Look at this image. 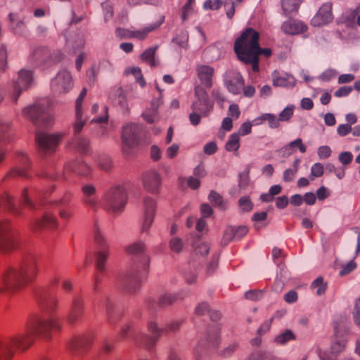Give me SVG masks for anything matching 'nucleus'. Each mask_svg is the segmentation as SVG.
I'll use <instances>...</instances> for the list:
<instances>
[{
  "instance_id": "nucleus-1",
  "label": "nucleus",
  "mask_w": 360,
  "mask_h": 360,
  "mask_svg": "<svg viewBox=\"0 0 360 360\" xmlns=\"http://www.w3.org/2000/svg\"><path fill=\"white\" fill-rule=\"evenodd\" d=\"M62 322L56 317L44 318L31 314L25 323V331L11 337H0V360H11L17 350L24 352L34 343L36 338L50 340L53 333L60 332Z\"/></svg>"
},
{
  "instance_id": "nucleus-2",
  "label": "nucleus",
  "mask_w": 360,
  "mask_h": 360,
  "mask_svg": "<svg viewBox=\"0 0 360 360\" xmlns=\"http://www.w3.org/2000/svg\"><path fill=\"white\" fill-rule=\"evenodd\" d=\"M36 256H25L20 264H10L0 272V295L16 293L32 283L39 274Z\"/></svg>"
},
{
  "instance_id": "nucleus-3",
  "label": "nucleus",
  "mask_w": 360,
  "mask_h": 360,
  "mask_svg": "<svg viewBox=\"0 0 360 360\" xmlns=\"http://www.w3.org/2000/svg\"><path fill=\"white\" fill-rule=\"evenodd\" d=\"M0 207L15 217L22 215L21 207L15 204V198L8 192L0 196ZM20 245L19 232L13 226L10 219H0V252L3 254H11L17 250Z\"/></svg>"
},
{
  "instance_id": "nucleus-4",
  "label": "nucleus",
  "mask_w": 360,
  "mask_h": 360,
  "mask_svg": "<svg viewBox=\"0 0 360 360\" xmlns=\"http://www.w3.org/2000/svg\"><path fill=\"white\" fill-rule=\"evenodd\" d=\"M32 82V72L30 70H21L18 73L17 80L0 89V103H15L22 92L28 89Z\"/></svg>"
},
{
  "instance_id": "nucleus-5",
  "label": "nucleus",
  "mask_w": 360,
  "mask_h": 360,
  "mask_svg": "<svg viewBox=\"0 0 360 360\" xmlns=\"http://www.w3.org/2000/svg\"><path fill=\"white\" fill-rule=\"evenodd\" d=\"M128 200L127 190L124 186L110 187L103 196V207L108 212L117 213L123 211Z\"/></svg>"
},
{
  "instance_id": "nucleus-6",
  "label": "nucleus",
  "mask_w": 360,
  "mask_h": 360,
  "mask_svg": "<svg viewBox=\"0 0 360 360\" xmlns=\"http://www.w3.org/2000/svg\"><path fill=\"white\" fill-rule=\"evenodd\" d=\"M94 241L98 248V250L96 253V268L97 273L95 276L94 286L95 289H96L98 283L101 280V275L105 272V262L109 255V249L105 238L97 227H96L94 231Z\"/></svg>"
},
{
  "instance_id": "nucleus-7",
  "label": "nucleus",
  "mask_w": 360,
  "mask_h": 360,
  "mask_svg": "<svg viewBox=\"0 0 360 360\" xmlns=\"http://www.w3.org/2000/svg\"><path fill=\"white\" fill-rule=\"evenodd\" d=\"M259 33L253 28H247L241 34L236 41H240L242 46L245 49L250 50L252 46H255L257 52V57L259 58V55H264L265 57L269 58L271 56L272 51L269 48H261L259 44Z\"/></svg>"
},
{
  "instance_id": "nucleus-8",
  "label": "nucleus",
  "mask_w": 360,
  "mask_h": 360,
  "mask_svg": "<svg viewBox=\"0 0 360 360\" xmlns=\"http://www.w3.org/2000/svg\"><path fill=\"white\" fill-rule=\"evenodd\" d=\"M94 338L93 332L73 336L68 342V349L74 355H83L91 349Z\"/></svg>"
},
{
  "instance_id": "nucleus-9",
  "label": "nucleus",
  "mask_w": 360,
  "mask_h": 360,
  "mask_svg": "<svg viewBox=\"0 0 360 360\" xmlns=\"http://www.w3.org/2000/svg\"><path fill=\"white\" fill-rule=\"evenodd\" d=\"M181 326V322L179 321H174L168 324L165 328H159L157 324L150 321L148 323V330L152 333V337H148L147 335H143L141 337V344L145 346L147 348L153 347L158 338L161 336L162 334L165 333H170L174 332L177 330Z\"/></svg>"
},
{
  "instance_id": "nucleus-10",
  "label": "nucleus",
  "mask_w": 360,
  "mask_h": 360,
  "mask_svg": "<svg viewBox=\"0 0 360 360\" xmlns=\"http://www.w3.org/2000/svg\"><path fill=\"white\" fill-rule=\"evenodd\" d=\"M63 136L62 134H50L38 131L36 133L35 139L40 152L52 153L55 152Z\"/></svg>"
},
{
  "instance_id": "nucleus-11",
  "label": "nucleus",
  "mask_w": 360,
  "mask_h": 360,
  "mask_svg": "<svg viewBox=\"0 0 360 360\" xmlns=\"http://www.w3.org/2000/svg\"><path fill=\"white\" fill-rule=\"evenodd\" d=\"M234 51L237 55L238 58L245 64L252 65V69L254 72L259 70V58L257 57V52L255 46H252L250 50L245 49L242 46L240 41H235Z\"/></svg>"
},
{
  "instance_id": "nucleus-12",
  "label": "nucleus",
  "mask_w": 360,
  "mask_h": 360,
  "mask_svg": "<svg viewBox=\"0 0 360 360\" xmlns=\"http://www.w3.org/2000/svg\"><path fill=\"white\" fill-rule=\"evenodd\" d=\"M18 161L23 166L22 168L13 167L1 179V183L4 184L12 179L18 176L27 177L28 169L30 168V160L28 156L22 151L15 153Z\"/></svg>"
},
{
  "instance_id": "nucleus-13",
  "label": "nucleus",
  "mask_w": 360,
  "mask_h": 360,
  "mask_svg": "<svg viewBox=\"0 0 360 360\" xmlns=\"http://www.w3.org/2000/svg\"><path fill=\"white\" fill-rule=\"evenodd\" d=\"M195 94L198 100L192 104V110L201 113L206 117L209 115L213 108V104L209 101L207 91L200 86L195 87Z\"/></svg>"
},
{
  "instance_id": "nucleus-14",
  "label": "nucleus",
  "mask_w": 360,
  "mask_h": 360,
  "mask_svg": "<svg viewBox=\"0 0 360 360\" xmlns=\"http://www.w3.org/2000/svg\"><path fill=\"white\" fill-rule=\"evenodd\" d=\"M24 116L36 125H46L49 115L46 109L41 105L34 104L23 109Z\"/></svg>"
},
{
  "instance_id": "nucleus-15",
  "label": "nucleus",
  "mask_w": 360,
  "mask_h": 360,
  "mask_svg": "<svg viewBox=\"0 0 360 360\" xmlns=\"http://www.w3.org/2000/svg\"><path fill=\"white\" fill-rule=\"evenodd\" d=\"M141 139V128L135 124H128L123 127L122 141L124 147L132 148L137 146Z\"/></svg>"
},
{
  "instance_id": "nucleus-16",
  "label": "nucleus",
  "mask_w": 360,
  "mask_h": 360,
  "mask_svg": "<svg viewBox=\"0 0 360 360\" xmlns=\"http://www.w3.org/2000/svg\"><path fill=\"white\" fill-rule=\"evenodd\" d=\"M72 86V76L68 70L60 71L51 82V89L55 94L68 91Z\"/></svg>"
},
{
  "instance_id": "nucleus-17",
  "label": "nucleus",
  "mask_w": 360,
  "mask_h": 360,
  "mask_svg": "<svg viewBox=\"0 0 360 360\" xmlns=\"http://www.w3.org/2000/svg\"><path fill=\"white\" fill-rule=\"evenodd\" d=\"M58 225L56 217L51 212H45L41 218L34 219L30 224L34 231L43 229L56 230Z\"/></svg>"
},
{
  "instance_id": "nucleus-18",
  "label": "nucleus",
  "mask_w": 360,
  "mask_h": 360,
  "mask_svg": "<svg viewBox=\"0 0 360 360\" xmlns=\"http://www.w3.org/2000/svg\"><path fill=\"white\" fill-rule=\"evenodd\" d=\"M84 311L83 298L79 295H75L67 316L68 323L74 325L79 322L84 316Z\"/></svg>"
},
{
  "instance_id": "nucleus-19",
  "label": "nucleus",
  "mask_w": 360,
  "mask_h": 360,
  "mask_svg": "<svg viewBox=\"0 0 360 360\" xmlns=\"http://www.w3.org/2000/svg\"><path fill=\"white\" fill-rule=\"evenodd\" d=\"M142 182L147 191L151 193H158L162 184V179L158 172L150 170L143 174Z\"/></svg>"
},
{
  "instance_id": "nucleus-20",
  "label": "nucleus",
  "mask_w": 360,
  "mask_h": 360,
  "mask_svg": "<svg viewBox=\"0 0 360 360\" xmlns=\"http://www.w3.org/2000/svg\"><path fill=\"white\" fill-rule=\"evenodd\" d=\"M248 231L249 229L246 226H229L224 231L221 243L223 246H226L233 240H240L248 233Z\"/></svg>"
},
{
  "instance_id": "nucleus-21",
  "label": "nucleus",
  "mask_w": 360,
  "mask_h": 360,
  "mask_svg": "<svg viewBox=\"0 0 360 360\" xmlns=\"http://www.w3.org/2000/svg\"><path fill=\"white\" fill-rule=\"evenodd\" d=\"M196 75L199 79L202 88L210 89L212 87L214 77V68L207 65L200 64L195 68Z\"/></svg>"
},
{
  "instance_id": "nucleus-22",
  "label": "nucleus",
  "mask_w": 360,
  "mask_h": 360,
  "mask_svg": "<svg viewBox=\"0 0 360 360\" xmlns=\"http://www.w3.org/2000/svg\"><path fill=\"white\" fill-rule=\"evenodd\" d=\"M38 304L42 311L51 315L58 309V300L55 295L44 290L39 295Z\"/></svg>"
},
{
  "instance_id": "nucleus-23",
  "label": "nucleus",
  "mask_w": 360,
  "mask_h": 360,
  "mask_svg": "<svg viewBox=\"0 0 360 360\" xmlns=\"http://www.w3.org/2000/svg\"><path fill=\"white\" fill-rule=\"evenodd\" d=\"M225 85L231 93L236 95L240 94L245 85V81L240 73L231 71L227 73Z\"/></svg>"
},
{
  "instance_id": "nucleus-24",
  "label": "nucleus",
  "mask_w": 360,
  "mask_h": 360,
  "mask_svg": "<svg viewBox=\"0 0 360 360\" xmlns=\"http://www.w3.org/2000/svg\"><path fill=\"white\" fill-rule=\"evenodd\" d=\"M333 19L332 13V4H323L319 8L316 15L312 18L311 24L316 27H320L330 22Z\"/></svg>"
},
{
  "instance_id": "nucleus-25",
  "label": "nucleus",
  "mask_w": 360,
  "mask_h": 360,
  "mask_svg": "<svg viewBox=\"0 0 360 360\" xmlns=\"http://www.w3.org/2000/svg\"><path fill=\"white\" fill-rule=\"evenodd\" d=\"M156 202L151 198H146L144 200V221L142 225V231H147L152 224Z\"/></svg>"
},
{
  "instance_id": "nucleus-26",
  "label": "nucleus",
  "mask_w": 360,
  "mask_h": 360,
  "mask_svg": "<svg viewBox=\"0 0 360 360\" xmlns=\"http://www.w3.org/2000/svg\"><path fill=\"white\" fill-rule=\"evenodd\" d=\"M120 285L122 288L129 292H135L140 287V280L137 275L129 274L120 278Z\"/></svg>"
},
{
  "instance_id": "nucleus-27",
  "label": "nucleus",
  "mask_w": 360,
  "mask_h": 360,
  "mask_svg": "<svg viewBox=\"0 0 360 360\" xmlns=\"http://www.w3.org/2000/svg\"><path fill=\"white\" fill-rule=\"evenodd\" d=\"M281 28L285 34L295 35L306 32L307 26L300 21L289 20L285 21Z\"/></svg>"
},
{
  "instance_id": "nucleus-28",
  "label": "nucleus",
  "mask_w": 360,
  "mask_h": 360,
  "mask_svg": "<svg viewBox=\"0 0 360 360\" xmlns=\"http://www.w3.org/2000/svg\"><path fill=\"white\" fill-rule=\"evenodd\" d=\"M82 191L83 193L82 203L89 207L96 208L98 204L96 188L92 185H85L82 186Z\"/></svg>"
},
{
  "instance_id": "nucleus-29",
  "label": "nucleus",
  "mask_w": 360,
  "mask_h": 360,
  "mask_svg": "<svg viewBox=\"0 0 360 360\" xmlns=\"http://www.w3.org/2000/svg\"><path fill=\"white\" fill-rule=\"evenodd\" d=\"M297 148L299 149L302 153H304L307 151V147L303 144L302 140L301 139H297L282 148L281 152L283 156H290L296 151Z\"/></svg>"
},
{
  "instance_id": "nucleus-30",
  "label": "nucleus",
  "mask_w": 360,
  "mask_h": 360,
  "mask_svg": "<svg viewBox=\"0 0 360 360\" xmlns=\"http://www.w3.org/2000/svg\"><path fill=\"white\" fill-rule=\"evenodd\" d=\"M160 25V23H153L147 25L140 30H132L131 39H135L139 41L145 40L150 32H153L158 29Z\"/></svg>"
},
{
  "instance_id": "nucleus-31",
  "label": "nucleus",
  "mask_w": 360,
  "mask_h": 360,
  "mask_svg": "<svg viewBox=\"0 0 360 360\" xmlns=\"http://www.w3.org/2000/svg\"><path fill=\"white\" fill-rule=\"evenodd\" d=\"M20 200L22 207H25L30 210H37L39 209V203L34 202L30 197V190L27 187L24 188L22 191Z\"/></svg>"
},
{
  "instance_id": "nucleus-32",
  "label": "nucleus",
  "mask_w": 360,
  "mask_h": 360,
  "mask_svg": "<svg viewBox=\"0 0 360 360\" xmlns=\"http://www.w3.org/2000/svg\"><path fill=\"white\" fill-rule=\"evenodd\" d=\"M301 0H282L281 7L285 16L296 13L299 9Z\"/></svg>"
},
{
  "instance_id": "nucleus-33",
  "label": "nucleus",
  "mask_w": 360,
  "mask_h": 360,
  "mask_svg": "<svg viewBox=\"0 0 360 360\" xmlns=\"http://www.w3.org/2000/svg\"><path fill=\"white\" fill-rule=\"evenodd\" d=\"M240 146V139L238 134H232L225 144V149L229 152H233L235 155H238V149Z\"/></svg>"
},
{
  "instance_id": "nucleus-34",
  "label": "nucleus",
  "mask_w": 360,
  "mask_h": 360,
  "mask_svg": "<svg viewBox=\"0 0 360 360\" xmlns=\"http://www.w3.org/2000/svg\"><path fill=\"white\" fill-rule=\"evenodd\" d=\"M210 201L221 210L228 209V202L224 200L223 197L214 191H212L209 195Z\"/></svg>"
},
{
  "instance_id": "nucleus-35",
  "label": "nucleus",
  "mask_w": 360,
  "mask_h": 360,
  "mask_svg": "<svg viewBox=\"0 0 360 360\" xmlns=\"http://www.w3.org/2000/svg\"><path fill=\"white\" fill-rule=\"evenodd\" d=\"M342 18L348 25L356 22L360 26V6H357L355 9L347 11Z\"/></svg>"
},
{
  "instance_id": "nucleus-36",
  "label": "nucleus",
  "mask_w": 360,
  "mask_h": 360,
  "mask_svg": "<svg viewBox=\"0 0 360 360\" xmlns=\"http://www.w3.org/2000/svg\"><path fill=\"white\" fill-rule=\"evenodd\" d=\"M72 147L82 153H86L89 150V142L86 138L79 136L75 137V141L72 143Z\"/></svg>"
},
{
  "instance_id": "nucleus-37",
  "label": "nucleus",
  "mask_w": 360,
  "mask_h": 360,
  "mask_svg": "<svg viewBox=\"0 0 360 360\" xmlns=\"http://www.w3.org/2000/svg\"><path fill=\"white\" fill-rule=\"evenodd\" d=\"M273 85L274 86L287 87L290 84L289 76H280L278 71H274L272 74Z\"/></svg>"
},
{
  "instance_id": "nucleus-38",
  "label": "nucleus",
  "mask_w": 360,
  "mask_h": 360,
  "mask_svg": "<svg viewBox=\"0 0 360 360\" xmlns=\"http://www.w3.org/2000/svg\"><path fill=\"white\" fill-rule=\"evenodd\" d=\"M76 112V120L74 123V132L75 137L79 136L78 134L83 129L84 125L86 123V120L83 119L82 110H75Z\"/></svg>"
},
{
  "instance_id": "nucleus-39",
  "label": "nucleus",
  "mask_w": 360,
  "mask_h": 360,
  "mask_svg": "<svg viewBox=\"0 0 360 360\" xmlns=\"http://www.w3.org/2000/svg\"><path fill=\"white\" fill-rule=\"evenodd\" d=\"M256 120H260L261 122L267 121L269 126L271 128L276 129L280 127V121L278 117H276L275 115L271 113H265L262 115Z\"/></svg>"
},
{
  "instance_id": "nucleus-40",
  "label": "nucleus",
  "mask_w": 360,
  "mask_h": 360,
  "mask_svg": "<svg viewBox=\"0 0 360 360\" xmlns=\"http://www.w3.org/2000/svg\"><path fill=\"white\" fill-rule=\"evenodd\" d=\"M195 0H187L185 5L181 8L182 21H186L195 11Z\"/></svg>"
},
{
  "instance_id": "nucleus-41",
  "label": "nucleus",
  "mask_w": 360,
  "mask_h": 360,
  "mask_svg": "<svg viewBox=\"0 0 360 360\" xmlns=\"http://www.w3.org/2000/svg\"><path fill=\"white\" fill-rule=\"evenodd\" d=\"M155 51H156V47L155 48L150 47V48L147 49L141 55V60L148 63L151 67H155L156 65V63L155 60Z\"/></svg>"
},
{
  "instance_id": "nucleus-42",
  "label": "nucleus",
  "mask_w": 360,
  "mask_h": 360,
  "mask_svg": "<svg viewBox=\"0 0 360 360\" xmlns=\"http://www.w3.org/2000/svg\"><path fill=\"white\" fill-rule=\"evenodd\" d=\"M311 288H317L316 295H321L326 292L327 283L323 282V278L320 276L313 281L311 285Z\"/></svg>"
},
{
  "instance_id": "nucleus-43",
  "label": "nucleus",
  "mask_w": 360,
  "mask_h": 360,
  "mask_svg": "<svg viewBox=\"0 0 360 360\" xmlns=\"http://www.w3.org/2000/svg\"><path fill=\"white\" fill-rule=\"evenodd\" d=\"M177 300V297L175 295L165 294L160 297L158 299V305L160 307H166Z\"/></svg>"
},
{
  "instance_id": "nucleus-44",
  "label": "nucleus",
  "mask_w": 360,
  "mask_h": 360,
  "mask_svg": "<svg viewBox=\"0 0 360 360\" xmlns=\"http://www.w3.org/2000/svg\"><path fill=\"white\" fill-rule=\"evenodd\" d=\"M11 20V27L15 32H20L25 27L23 20L18 19L15 14L11 13L9 15Z\"/></svg>"
},
{
  "instance_id": "nucleus-45",
  "label": "nucleus",
  "mask_w": 360,
  "mask_h": 360,
  "mask_svg": "<svg viewBox=\"0 0 360 360\" xmlns=\"http://www.w3.org/2000/svg\"><path fill=\"white\" fill-rule=\"evenodd\" d=\"M323 166L321 163L317 162L312 165L309 179L314 181L316 178L321 177L323 174Z\"/></svg>"
},
{
  "instance_id": "nucleus-46",
  "label": "nucleus",
  "mask_w": 360,
  "mask_h": 360,
  "mask_svg": "<svg viewBox=\"0 0 360 360\" xmlns=\"http://www.w3.org/2000/svg\"><path fill=\"white\" fill-rule=\"evenodd\" d=\"M238 205L242 212H250L253 208V204L249 197L243 196L240 198Z\"/></svg>"
},
{
  "instance_id": "nucleus-47",
  "label": "nucleus",
  "mask_w": 360,
  "mask_h": 360,
  "mask_svg": "<svg viewBox=\"0 0 360 360\" xmlns=\"http://www.w3.org/2000/svg\"><path fill=\"white\" fill-rule=\"evenodd\" d=\"M170 250L176 253H179L183 249V241L181 238L174 237L169 241Z\"/></svg>"
},
{
  "instance_id": "nucleus-48",
  "label": "nucleus",
  "mask_w": 360,
  "mask_h": 360,
  "mask_svg": "<svg viewBox=\"0 0 360 360\" xmlns=\"http://www.w3.org/2000/svg\"><path fill=\"white\" fill-rule=\"evenodd\" d=\"M236 5V3H235L232 0H227L224 2L226 15V17L230 20H231L235 15Z\"/></svg>"
},
{
  "instance_id": "nucleus-49",
  "label": "nucleus",
  "mask_w": 360,
  "mask_h": 360,
  "mask_svg": "<svg viewBox=\"0 0 360 360\" xmlns=\"http://www.w3.org/2000/svg\"><path fill=\"white\" fill-rule=\"evenodd\" d=\"M224 0H206L203 4L205 9L212 11L219 10L223 4Z\"/></svg>"
},
{
  "instance_id": "nucleus-50",
  "label": "nucleus",
  "mask_w": 360,
  "mask_h": 360,
  "mask_svg": "<svg viewBox=\"0 0 360 360\" xmlns=\"http://www.w3.org/2000/svg\"><path fill=\"white\" fill-rule=\"evenodd\" d=\"M219 345V329L215 328L213 333L209 335L207 345L210 347L217 348Z\"/></svg>"
},
{
  "instance_id": "nucleus-51",
  "label": "nucleus",
  "mask_w": 360,
  "mask_h": 360,
  "mask_svg": "<svg viewBox=\"0 0 360 360\" xmlns=\"http://www.w3.org/2000/svg\"><path fill=\"white\" fill-rule=\"evenodd\" d=\"M293 108L292 106L286 107L278 115V119L281 122L289 121L293 115Z\"/></svg>"
},
{
  "instance_id": "nucleus-52",
  "label": "nucleus",
  "mask_w": 360,
  "mask_h": 360,
  "mask_svg": "<svg viewBox=\"0 0 360 360\" xmlns=\"http://www.w3.org/2000/svg\"><path fill=\"white\" fill-rule=\"evenodd\" d=\"M295 335L291 330H286L282 335H280L276 337V342L278 344H285L287 342L294 340Z\"/></svg>"
},
{
  "instance_id": "nucleus-53",
  "label": "nucleus",
  "mask_w": 360,
  "mask_h": 360,
  "mask_svg": "<svg viewBox=\"0 0 360 360\" xmlns=\"http://www.w3.org/2000/svg\"><path fill=\"white\" fill-rule=\"evenodd\" d=\"M72 167L74 172L78 173L79 174L88 175L90 173L89 167L84 162L78 164L77 166L73 163Z\"/></svg>"
},
{
  "instance_id": "nucleus-54",
  "label": "nucleus",
  "mask_w": 360,
  "mask_h": 360,
  "mask_svg": "<svg viewBox=\"0 0 360 360\" xmlns=\"http://www.w3.org/2000/svg\"><path fill=\"white\" fill-rule=\"evenodd\" d=\"M240 115V110L238 105L233 103L231 104L228 110V117L236 120L239 118Z\"/></svg>"
},
{
  "instance_id": "nucleus-55",
  "label": "nucleus",
  "mask_w": 360,
  "mask_h": 360,
  "mask_svg": "<svg viewBox=\"0 0 360 360\" xmlns=\"http://www.w3.org/2000/svg\"><path fill=\"white\" fill-rule=\"evenodd\" d=\"M245 298L252 301L260 300L263 296V291L259 290H250L245 292Z\"/></svg>"
},
{
  "instance_id": "nucleus-56",
  "label": "nucleus",
  "mask_w": 360,
  "mask_h": 360,
  "mask_svg": "<svg viewBox=\"0 0 360 360\" xmlns=\"http://www.w3.org/2000/svg\"><path fill=\"white\" fill-rule=\"evenodd\" d=\"M345 347V340L344 339L334 341L331 345V352L333 354H338L344 350Z\"/></svg>"
},
{
  "instance_id": "nucleus-57",
  "label": "nucleus",
  "mask_w": 360,
  "mask_h": 360,
  "mask_svg": "<svg viewBox=\"0 0 360 360\" xmlns=\"http://www.w3.org/2000/svg\"><path fill=\"white\" fill-rule=\"evenodd\" d=\"M7 53L4 45L0 47V71H4L6 66Z\"/></svg>"
},
{
  "instance_id": "nucleus-58",
  "label": "nucleus",
  "mask_w": 360,
  "mask_h": 360,
  "mask_svg": "<svg viewBox=\"0 0 360 360\" xmlns=\"http://www.w3.org/2000/svg\"><path fill=\"white\" fill-rule=\"evenodd\" d=\"M272 256L273 259L276 264L278 265L282 263L283 259H284V254L283 252V250L278 248H274L272 250Z\"/></svg>"
},
{
  "instance_id": "nucleus-59",
  "label": "nucleus",
  "mask_w": 360,
  "mask_h": 360,
  "mask_svg": "<svg viewBox=\"0 0 360 360\" xmlns=\"http://www.w3.org/2000/svg\"><path fill=\"white\" fill-rule=\"evenodd\" d=\"M356 267V264L352 260L342 266V270L340 271V275L342 276H346L354 270Z\"/></svg>"
},
{
  "instance_id": "nucleus-60",
  "label": "nucleus",
  "mask_w": 360,
  "mask_h": 360,
  "mask_svg": "<svg viewBox=\"0 0 360 360\" xmlns=\"http://www.w3.org/2000/svg\"><path fill=\"white\" fill-rule=\"evenodd\" d=\"M252 124L250 122H245L240 125L237 134H238L239 136L248 135L252 131Z\"/></svg>"
},
{
  "instance_id": "nucleus-61",
  "label": "nucleus",
  "mask_w": 360,
  "mask_h": 360,
  "mask_svg": "<svg viewBox=\"0 0 360 360\" xmlns=\"http://www.w3.org/2000/svg\"><path fill=\"white\" fill-rule=\"evenodd\" d=\"M144 250V245L141 242H137L127 248V252L129 254H138Z\"/></svg>"
},
{
  "instance_id": "nucleus-62",
  "label": "nucleus",
  "mask_w": 360,
  "mask_h": 360,
  "mask_svg": "<svg viewBox=\"0 0 360 360\" xmlns=\"http://www.w3.org/2000/svg\"><path fill=\"white\" fill-rule=\"evenodd\" d=\"M115 33L120 39H131V30L119 27L116 29Z\"/></svg>"
},
{
  "instance_id": "nucleus-63",
  "label": "nucleus",
  "mask_w": 360,
  "mask_h": 360,
  "mask_svg": "<svg viewBox=\"0 0 360 360\" xmlns=\"http://www.w3.org/2000/svg\"><path fill=\"white\" fill-rule=\"evenodd\" d=\"M353 156L350 152H343L339 155L340 162L345 165H349L352 161Z\"/></svg>"
},
{
  "instance_id": "nucleus-64",
  "label": "nucleus",
  "mask_w": 360,
  "mask_h": 360,
  "mask_svg": "<svg viewBox=\"0 0 360 360\" xmlns=\"http://www.w3.org/2000/svg\"><path fill=\"white\" fill-rule=\"evenodd\" d=\"M318 155L321 159L328 158L331 155V150L327 146H321L318 149Z\"/></svg>"
}]
</instances>
